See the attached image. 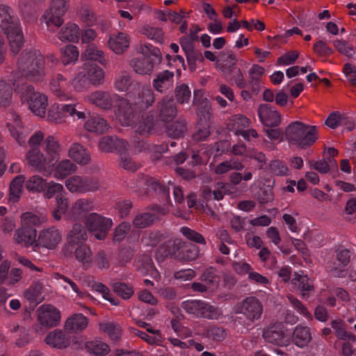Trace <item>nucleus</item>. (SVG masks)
I'll return each instance as SVG.
<instances>
[{
    "mask_svg": "<svg viewBox=\"0 0 356 356\" xmlns=\"http://www.w3.org/2000/svg\"><path fill=\"white\" fill-rule=\"evenodd\" d=\"M258 115L265 127H277L282 122L280 113L269 104H260L258 107Z\"/></svg>",
    "mask_w": 356,
    "mask_h": 356,
    "instance_id": "13",
    "label": "nucleus"
},
{
    "mask_svg": "<svg viewBox=\"0 0 356 356\" xmlns=\"http://www.w3.org/2000/svg\"><path fill=\"white\" fill-rule=\"evenodd\" d=\"M227 58H230L229 63H220V69L225 77L229 80L232 79V74L235 72L238 67L236 65L237 60L233 53H229Z\"/></svg>",
    "mask_w": 356,
    "mask_h": 356,
    "instance_id": "55",
    "label": "nucleus"
},
{
    "mask_svg": "<svg viewBox=\"0 0 356 356\" xmlns=\"http://www.w3.org/2000/svg\"><path fill=\"white\" fill-rule=\"evenodd\" d=\"M44 145L47 157L54 164L59 159L61 149L58 140L54 136L49 135L44 139Z\"/></svg>",
    "mask_w": 356,
    "mask_h": 356,
    "instance_id": "32",
    "label": "nucleus"
},
{
    "mask_svg": "<svg viewBox=\"0 0 356 356\" xmlns=\"http://www.w3.org/2000/svg\"><path fill=\"white\" fill-rule=\"evenodd\" d=\"M26 177L18 175L13 179L10 184L9 201L15 202L18 200L22 190Z\"/></svg>",
    "mask_w": 356,
    "mask_h": 356,
    "instance_id": "40",
    "label": "nucleus"
},
{
    "mask_svg": "<svg viewBox=\"0 0 356 356\" xmlns=\"http://www.w3.org/2000/svg\"><path fill=\"white\" fill-rule=\"evenodd\" d=\"M45 341L50 346L58 349L66 348L70 343L69 338L59 330L49 332L45 338Z\"/></svg>",
    "mask_w": 356,
    "mask_h": 356,
    "instance_id": "27",
    "label": "nucleus"
},
{
    "mask_svg": "<svg viewBox=\"0 0 356 356\" xmlns=\"http://www.w3.org/2000/svg\"><path fill=\"white\" fill-rule=\"evenodd\" d=\"M88 99L90 103L102 109L111 110L118 102L119 95L108 91L97 90L90 93Z\"/></svg>",
    "mask_w": 356,
    "mask_h": 356,
    "instance_id": "12",
    "label": "nucleus"
},
{
    "mask_svg": "<svg viewBox=\"0 0 356 356\" xmlns=\"http://www.w3.org/2000/svg\"><path fill=\"white\" fill-rule=\"evenodd\" d=\"M198 248L195 245L182 243L180 253L178 254V259L181 260L193 261L198 257Z\"/></svg>",
    "mask_w": 356,
    "mask_h": 356,
    "instance_id": "49",
    "label": "nucleus"
},
{
    "mask_svg": "<svg viewBox=\"0 0 356 356\" xmlns=\"http://www.w3.org/2000/svg\"><path fill=\"white\" fill-rule=\"evenodd\" d=\"M61 240V234L59 231L54 227L44 229L40 233L38 236L39 245L48 249L55 248Z\"/></svg>",
    "mask_w": 356,
    "mask_h": 356,
    "instance_id": "20",
    "label": "nucleus"
},
{
    "mask_svg": "<svg viewBox=\"0 0 356 356\" xmlns=\"http://www.w3.org/2000/svg\"><path fill=\"white\" fill-rule=\"evenodd\" d=\"M76 259L83 264H90L92 261V252L86 243L79 244L74 250Z\"/></svg>",
    "mask_w": 356,
    "mask_h": 356,
    "instance_id": "42",
    "label": "nucleus"
},
{
    "mask_svg": "<svg viewBox=\"0 0 356 356\" xmlns=\"http://www.w3.org/2000/svg\"><path fill=\"white\" fill-rule=\"evenodd\" d=\"M17 65L18 72L29 81H39L44 76V59L39 50H24Z\"/></svg>",
    "mask_w": 356,
    "mask_h": 356,
    "instance_id": "1",
    "label": "nucleus"
},
{
    "mask_svg": "<svg viewBox=\"0 0 356 356\" xmlns=\"http://www.w3.org/2000/svg\"><path fill=\"white\" fill-rule=\"evenodd\" d=\"M84 127L90 132L102 134L108 129L109 126L104 118L99 116H93L86 122Z\"/></svg>",
    "mask_w": 356,
    "mask_h": 356,
    "instance_id": "33",
    "label": "nucleus"
},
{
    "mask_svg": "<svg viewBox=\"0 0 356 356\" xmlns=\"http://www.w3.org/2000/svg\"><path fill=\"white\" fill-rule=\"evenodd\" d=\"M100 330L106 333L109 338L114 342H118L121 339L122 327L115 322L106 321L99 323Z\"/></svg>",
    "mask_w": 356,
    "mask_h": 356,
    "instance_id": "35",
    "label": "nucleus"
},
{
    "mask_svg": "<svg viewBox=\"0 0 356 356\" xmlns=\"http://www.w3.org/2000/svg\"><path fill=\"white\" fill-rule=\"evenodd\" d=\"M115 106L118 107L115 115L124 125H129L133 117V111L127 100L119 96Z\"/></svg>",
    "mask_w": 356,
    "mask_h": 356,
    "instance_id": "26",
    "label": "nucleus"
},
{
    "mask_svg": "<svg viewBox=\"0 0 356 356\" xmlns=\"http://www.w3.org/2000/svg\"><path fill=\"white\" fill-rule=\"evenodd\" d=\"M250 123V120L243 115H235L230 120L228 124L229 129L235 132L236 134H241L243 131L244 129L249 127Z\"/></svg>",
    "mask_w": 356,
    "mask_h": 356,
    "instance_id": "43",
    "label": "nucleus"
},
{
    "mask_svg": "<svg viewBox=\"0 0 356 356\" xmlns=\"http://www.w3.org/2000/svg\"><path fill=\"white\" fill-rule=\"evenodd\" d=\"M187 131L186 120H178L167 127V134L173 138H183Z\"/></svg>",
    "mask_w": 356,
    "mask_h": 356,
    "instance_id": "41",
    "label": "nucleus"
},
{
    "mask_svg": "<svg viewBox=\"0 0 356 356\" xmlns=\"http://www.w3.org/2000/svg\"><path fill=\"white\" fill-rule=\"evenodd\" d=\"M88 239V234L84 226L79 223H75L67 236V244L63 247L65 255L72 252V246L84 243Z\"/></svg>",
    "mask_w": 356,
    "mask_h": 356,
    "instance_id": "11",
    "label": "nucleus"
},
{
    "mask_svg": "<svg viewBox=\"0 0 356 356\" xmlns=\"http://www.w3.org/2000/svg\"><path fill=\"white\" fill-rule=\"evenodd\" d=\"M65 186L70 192L85 193L98 191L102 184L97 177L73 176L65 181Z\"/></svg>",
    "mask_w": 356,
    "mask_h": 356,
    "instance_id": "8",
    "label": "nucleus"
},
{
    "mask_svg": "<svg viewBox=\"0 0 356 356\" xmlns=\"http://www.w3.org/2000/svg\"><path fill=\"white\" fill-rule=\"evenodd\" d=\"M113 289L119 296L124 300L130 298L134 294L133 287L124 282L114 283Z\"/></svg>",
    "mask_w": 356,
    "mask_h": 356,
    "instance_id": "61",
    "label": "nucleus"
},
{
    "mask_svg": "<svg viewBox=\"0 0 356 356\" xmlns=\"http://www.w3.org/2000/svg\"><path fill=\"white\" fill-rule=\"evenodd\" d=\"M93 204L92 202L87 198H82L77 200L72 208L67 213V217L70 219L76 220L81 217V216L92 210Z\"/></svg>",
    "mask_w": 356,
    "mask_h": 356,
    "instance_id": "24",
    "label": "nucleus"
},
{
    "mask_svg": "<svg viewBox=\"0 0 356 356\" xmlns=\"http://www.w3.org/2000/svg\"><path fill=\"white\" fill-rule=\"evenodd\" d=\"M180 232L189 241L202 245L206 244L204 236L195 230L188 227H182L180 229Z\"/></svg>",
    "mask_w": 356,
    "mask_h": 356,
    "instance_id": "62",
    "label": "nucleus"
},
{
    "mask_svg": "<svg viewBox=\"0 0 356 356\" xmlns=\"http://www.w3.org/2000/svg\"><path fill=\"white\" fill-rule=\"evenodd\" d=\"M175 74L170 70H163L157 73L152 81V86L160 93H165L171 90L174 86Z\"/></svg>",
    "mask_w": 356,
    "mask_h": 356,
    "instance_id": "16",
    "label": "nucleus"
},
{
    "mask_svg": "<svg viewBox=\"0 0 356 356\" xmlns=\"http://www.w3.org/2000/svg\"><path fill=\"white\" fill-rule=\"evenodd\" d=\"M347 120V116L341 115L339 112H333L328 115L325 123L327 127L335 129L338 126L346 125Z\"/></svg>",
    "mask_w": 356,
    "mask_h": 356,
    "instance_id": "58",
    "label": "nucleus"
},
{
    "mask_svg": "<svg viewBox=\"0 0 356 356\" xmlns=\"http://www.w3.org/2000/svg\"><path fill=\"white\" fill-rule=\"evenodd\" d=\"M86 227L98 240H104L113 225L112 220L96 213H91L86 217Z\"/></svg>",
    "mask_w": 356,
    "mask_h": 356,
    "instance_id": "6",
    "label": "nucleus"
},
{
    "mask_svg": "<svg viewBox=\"0 0 356 356\" xmlns=\"http://www.w3.org/2000/svg\"><path fill=\"white\" fill-rule=\"evenodd\" d=\"M13 90L11 86L0 79V106H8L12 100Z\"/></svg>",
    "mask_w": 356,
    "mask_h": 356,
    "instance_id": "50",
    "label": "nucleus"
},
{
    "mask_svg": "<svg viewBox=\"0 0 356 356\" xmlns=\"http://www.w3.org/2000/svg\"><path fill=\"white\" fill-rule=\"evenodd\" d=\"M128 95L130 98H132L133 103L143 109L147 108L154 102L153 91L147 87L141 86L138 83Z\"/></svg>",
    "mask_w": 356,
    "mask_h": 356,
    "instance_id": "10",
    "label": "nucleus"
},
{
    "mask_svg": "<svg viewBox=\"0 0 356 356\" xmlns=\"http://www.w3.org/2000/svg\"><path fill=\"white\" fill-rule=\"evenodd\" d=\"M10 43V50L17 54L23 44V35L17 24L4 31Z\"/></svg>",
    "mask_w": 356,
    "mask_h": 356,
    "instance_id": "25",
    "label": "nucleus"
},
{
    "mask_svg": "<svg viewBox=\"0 0 356 356\" xmlns=\"http://www.w3.org/2000/svg\"><path fill=\"white\" fill-rule=\"evenodd\" d=\"M72 84L76 90L83 91L90 87L91 82L83 70L78 73L72 79Z\"/></svg>",
    "mask_w": 356,
    "mask_h": 356,
    "instance_id": "53",
    "label": "nucleus"
},
{
    "mask_svg": "<svg viewBox=\"0 0 356 356\" xmlns=\"http://www.w3.org/2000/svg\"><path fill=\"white\" fill-rule=\"evenodd\" d=\"M62 54L61 62L64 65L74 63L79 57V51L76 47L72 44H67L60 49Z\"/></svg>",
    "mask_w": 356,
    "mask_h": 356,
    "instance_id": "47",
    "label": "nucleus"
},
{
    "mask_svg": "<svg viewBox=\"0 0 356 356\" xmlns=\"http://www.w3.org/2000/svg\"><path fill=\"white\" fill-rule=\"evenodd\" d=\"M163 234L160 232L151 231L146 232L142 238V242L147 246L154 247L162 239Z\"/></svg>",
    "mask_w": 356,
    "mask_h": 356,
    "instance_id": "64",
    "label": "nucleus"
},
{
    "mask_svg": "<svg viewBox=\"0 0 356 356\" xmlns=\"http://www.w3.org/2000/svg\"><path fill=\"white\" fill-rule=\"evenodd\" d=\"M201 280L204 282L208 288H216L220 282V277L217 274V270L213 267L207 268L200 277Z\"/></svg>",
    "mask_w": 356,
    "mask_h": 356,
    "instance_id": "46",
    "label": "nucleus"
},
{
    "mask_svg": "<svg viewBox=\"0 0 356 356\" xmlns=\"http://www.w3.org/2000/svg\"><path fill=\"white\" fill-rule=\"evenodd\" d=\"M79 28L75 24H67L59 32L58 38L61 41L78 42Z\"/></svg>",
    "mask_w": 356,
    "mask_h": 356,
    "instance_id": "37",
    "label": "nucleus"
},
{
    "mask_svg": "<svg viewBox=\"0 0 356 356\" xmlns=\"http://www.w3.org/2000/svg\"><path fill=\"white\" fill-rule=\"evenodd\" d=\"M141 32L148 38L153 40L156 42L161 44L163 43V32L161 29L146 26L143 27Z\"/></svg>",
    "mask_w": 356,
    "mask_h": 356,
    "instance_id": "59",
    "label": "nucleus"
},
{
    "mask_svg": "<svg viewBox=\"0 0 356 356\" xmlns=\"http://www.w3.org/2000/svg\"><path fill=\"white\" fill-rule=\"evenodd\" d=\"M181 245V241L178 238L170 239L159 246L158 252L163 257L178 258V254L180 253Z\"/></svg>",
    "mask_w": 356,
    "mask_h": 356,
    "instance_id": "28",
    "label": "nucleus"
},
{
    "mask_svg": "<svg viewBox=\"0 0 356 356\" xmlns=\"http://www.w3.org/2000/svg\"><path fill=\"white\" fill-rule=\"evenodd\" d=\"M76 165L71 161L65 159L56 166L55 173L58 178H65L76 170Z\"/></svg>",
    "mask_w": 356,
    "mask_h": 356,
    "instance_id": "44",
    "label": "nucleus"
},
{
    "mask_svg": "<svg viewBox=\"0 0 356 356\" xmlns=\"http://www.w3.org/2000/svg\"><path fill=\"white\" fill-rule=\"evenodd\" d=\"M36 236V230L34 227H21L15 234V241L25 247L33 246L35 248L39 246Z\"/></svg>",
    "mask_w": 356,
    "mask_h": 356,
    "instance_id": "22",
    "label": "nucleus"
},
{
    "mask_svg": "<svg viewBox=\"0 0 356 356\" xmlns=\"http://www.w3.org/2000/svg\"><path fill=\"white\" fill-rule=\"evenodd\" d=\"M63 191L64 188L62 184L54 181H50L48 183L46 182L45 188L42 192L45 198L50 199L54 195H63Z\"/></svg>",
    "mask_w": 356,
    "mask_h": 356,
    "instance_id": "60",
    "label": "nucleus"
},
{
    "mask_svg": "<svg viewBox=\"0 0 356 356\" xmlns=\"http://www.w3.org/2000/svg\"><path fill=\"white\" fill-rule=\"evenodd\" d=\"M20 97L22 101L27 102L31 111L38 116L44 117L47 106V97L40 92H35L31 85L21 88Z\"/></svg>",
    "mask_w": 356,
    "mask_h": 356,
    "instance_id": "3",
    "label": "nucleus"
},
{
    "mask_svg": "<svg viewBox=\"0 0 356 356\" xmlns=\"http://www.w3.org/2000/svg\"><path fill=\"white\" fill-rule=\"evenodd\" d=\"M155 121L152 115L145 117L143 122L136 129V133L139 135H146L151 134L154 129Z\"/></svg>",
    "mask_w": 356,
    "mask_h": 356,
    "instance_id": "57",
    "label": "nucleus"
},
{
    "mask_svg": "<svg viewBox=\"0 0 356 356\" xmlns=\"http://www.w3.org/2000/svg\"><path fill=\"white\" fill-rule=\"evenodd\" d=\"M27 165L44 176L51 174L54 163L40 149H29L25 155Z\"/></svg>",
    "mask_w": 356,
    "mask_h": 356,
    "instance_id": "7",
    "label": "nucleus"
},
{
    "mask_svg": "<svg viewBox=\"0 0 356 356\" xmlns=\"http://www.w3.org/2000/svg\"><path fill=\"white\" fill-rule=\"evenodd\" d=\"M38 320L47 328L56 327L60 321L59 310L51 305H42L39 309Z\"/></svg>",
    "mask_w": 356,
    "mask_h": 356,
    "instance_id": "14",
    "label": "nucleus"
},
{
    "mask_svg": "<svg viewBox=\"0 0 356 356\" xmlns=\"http://www.w3.org/2000/svg\"><path fill=\"white\" fill-rule=\"evenodd\" d=\"M129 65L136 74L141 75L150 74L154 70L153 58L145 56L144 54L133 58Z\"/></svg>",
    "mask_w": 356,
    "mask_h": 356,
    "instance_id": "19",
    "label": "nucleus"
},
{
    "mask_svg": "<svg viewBox=\"0 0 356 356\" xmlns=\"http://www.w3.org/2000/svg\"><path fill=\"white\" fill-rule=\"evenodd\" d=\"M156 218L155 213L149 212L138 213L134 216L132 224L136 229H144L152 225Z\"/></svg>",
    "mask_w": 356,
    "mask_h": 356,
    "instance_id": "36",
    "label": "nucleus"
},
{
    "mask_svg": "<svg viewBox=\"0 0 356 356\" xmlns=\"http://www.w3.org/2000/svg\"><path fill=\"white\" fill-rule=\"evenodd\" d=\"M336 259L339 264L332 263L329 266L330 272L334 277H343L345 272L344 268L350 262V251L346 248H339L336 250Z\"/></svg>",
    "mask_w": 356,
    "mask_h": 356,
    "instance_id": "17",
    "label": "nucleus"
},
{
    "mask_svg": "<svg viewBox=\"0 0 356 356\" xmlns=\"http://www.w3.org/2000/svg\"><path fill=\"white\" fill-rule=\"evenodd\" d=\"M285 137L289 143L306 148L317 140V129L316 126H309L302 122L295 121L286 127Z\"/></svg>",
    "mask_w": 356,
    "mask_h": 356,
    "instance_id": "2",
    "label": "nucleus"
},
{
    "mask_svg": "<svg viewBox=\"0 0 356 356\" xmlns=\"http://www.w3.org/2000/svg\"><path fill=\"white\" fill-rule=\"evenodd\" d=\"M68 156L75 162L86 165L90 160V156L87 149L78 143H73L68 149Z\"/></svg>",
    "mask_w": 356,
    "mask_h": 356,
    "instance_id": "30",
    "label": "nucleus"
},
{
    "mask_svg": "<svg viewBox=\"0 0 356 356\" xmlns=\"http://www.w3.org/2000/svg\"><path fill=\"white\" fill-rule=\"evenodd\" d=\"M108 45L115 54H123L129 47L130 37L123 32L111 34L108 40Z\"/></svg>",
    "mask_w": 356,
    "mask_h": 356,
    "instance_id": "18",
    "label": "nucleus"
},
{
    "mask_svg": "<svg viewBox=\"0 0 356 356\" xmlns=\"http://www.w3.org/2000/svg\"><path fill=\"white\" fill-rule=\"evenodd\" d=\"M221 315L222 313L217 307L202 302L199 317L217 320Z\"/></svg>",
    "mask_w": 356,
    "mask_h": 356,
    "instance_id": "54",
    "label": "nucleus"
},
{
    "mask_svg": "<svg viewBox=\"0 0 356 356\" xmlns=\"http://www.w3.org/2000/svg\"><path fill=\"white\" fill-rule=\"evenodd\" d=\"M42 284L40 282H33L24 293V297L31 302H37L42 291Z\"/></svg>",
    "mask_w": 356,
    "mask_h": 356,
    "instance_id": "52",
    "label": "nucleus"
},
{
    "mask_svg": "<svg viewBox=\"0 0 356 356\" xmlns=\"http://www.w3.org/2000/svg\"><path fill=\"white\" fill-rule=\"evenodd\" d=\"M87 325V318L82 314H76L66 321L65 329L70 333H76L85 330Z\"/></svg>",
    "mask_w": 356,
    "mask_h": 356,
    "instance_id": "31",
    "label": "nucleus"
},
{
    "mask_svg": "<svg viewBox=\"0 0 356 356\" xmlns=\"http://www.w3.org/2000/svg\"><path fill=\"white\" fill-rule=\"evenodd\" d=\"M156 113L163 122H171L177 114V107L173 97L165 95L156 104Z\"/></svg>",
    "mask_w": 356,
    "mask_h": 356,
    "instance_id": "9",
    "label": "nucleus"
},
{
    "mask_svg": "<svg viewBox=\"0 0 356 356\" xmlns=\"http://www.w3.org/2000/svg\"><path fill=\"white\" fill-rule=\"evenodd\" d=\"M83 70L86 73L90 80L91 83L99 85L102 83L104 77L103 70L95 64L91 63H85L83 65Z\"/></svg>",
    "mask_w": 356,
    "mask_h": 356,
    "instance_id": "34",
    "label": "nucleus"
},
{
    "mask_svg": "<svg viewBox=\"0 0 356 356\" xmlns=\"http://www.w3.org/2000/svg\"><path fill=\"white\" fill-rule=\"evenodd\" d=\"M12 10L6 5H0V28L4 31L13 26L17 24L11 15Z\"/></svg>",
    "mask_w": 356,
    "mask_h": 356,
    "instance_id": "45",
    "label": "nucleus"
},
{
    "mask_svg": "<svg viewBox=\"0 0 356 356\" xmlns=\"http://www.w3.org/2000/svg\"><path fill=\"white\" fill-rule=\"evenodd\" d=\"M266 341L278 346L286 345L285 333L279 325H273L263 332Z\"/></svg>",
    "mask_w": 356,
    "mask_h": 356,
    "instance_id": "23",
    "label": "nucleus"
},
{
    "mask_svg": "<svg viewBox=\"0 0 356 356\" xmlns=\"http://www.w3.org/2000/svg\"><path fill=\"white\" fill-rule=\"evenodd\" d=\"M236 314H241L240 318H245L250 323L259 319L263 312L261 302L255 297H248L237 303L234 308Z\"/></svg>",
    "mask_w": 356,
    "mask_h": 356,
    "instance_id": "5",
    "label": "nucleus"
},
{
    "mask_svg": "<svg viewBox=\"0 0 356 356\" xmlns=\"http://www.w3.org/2000/svg\"><path fill=\"white\" fill-rule=\"evenodd\" d=\"M67 83V79L63 74L57 73L51 79L50 89L60 99H66L67 96L64 91Z\"/></svg>",
    "mask_w": 356,
    "mask_h": 356,
    "instance_id": "29",
    "label": "nucleus"
},
{
    "mask_svg": "<svg viewBox=\"0 0 356 356\" xmlns=\"http://www.w3.org/2000/svg\"><path fill=\"white\" fill-rule=\"evenodd\" d=\"M81 56L86 60L97 61L103 65H105L107 62L104 53L93 44L88 45Z\"/></svg>",
    "mask_w": 356,
    "mask_h": 356,
    "instance_id": "39",
    "label": "nucleus"
},
{
    "mask_svg": "<svg viewBox=\"0 0 356 356\" xmlns=\"http://www.w3.org/2000/svg\"><path fill=\"white\" fill-rule=\"evenodd\" d=\"M68 8L69 0H51L49 9L42 17L50 31L63 24V17Z\"/></svg>",
    "mask_w": 356,
    "mask_h": 356,
    "instance_id": "4",
    "label": "nucleus"
},
{
    "mask_svg": "<svg viewBox=\"0 0 356 356\" xmlns=\"http://www.w3.org/2000/svg\"><path fill=\"white\" fill-rule=\"evenodd\" d=\"M87 351L95 356H105L110 352L109 346L104 342L95 340L85 343Z\"/></svg>",
    "mask_w": 356,
    "mask_h": 356,
    "instance_id": "38",
    "label": "nucleus"
},
{
    "mask_svg": "<svg viewBox=\"0 0 356 356\" xmlns=\"http://www.w3.org/2000/svg\"><path fill=\"white\" fill-rule=\"evenodd\" d=\"M191 90L187 85L182 83L177 86L175 90V96L180 104L188 103L191 98Z\"/></svg>",
    "mask_w": 356,
    "mask_h": 356,
    "instance_id": "56",
    "label": "nucleus"
},
{
    "mask_svg": "<svg viewBox=\"0 0 356 356\" xmlns=\"http://www.w3.org/2000/svg\"><path fill=\"white\" fill-rule=\"evenodd\" d=\"M26 188L32 192L40 193L46 186V181L39 175H33L26 181Z\"/></svg>",
    "mask_w": 356,
    "mask_h": 356,
    "instance_id": "51",
    "label": "nucleus"
},
{
    "mask_svg": "<svg viewBox=\"0 0 356 356\" xmlns=\"http://www.w3.org/2000/svg\"><path fill=\"white\" fill-rule=\"evenodd\" d=\"M312 340V332L309 327L298 325L294 328L291 334V341L294 345L303 348L307 346Z\"/></svg>",
    "mask_w": 356,
    "mask_h": 356,
    "instance_id": "21",
    "label": "nucleus"
},
{
    "mask_svg": "<svg viewBox=\"0 0 356 356\" xmlns=\"http://www.w3.org/2000/svg\"><path fill=\"white\" fill-rule=\"evenodd\" d=\"M10 115V122L7 123L9 131L17 143L23 145L26 143L29 131L22 126L21 118L16 113L11 112Z\"/></svg>",
    "mask_w": 356,
    "mask_h": 356,
    "instance_id": "15",
    "label": "nucleus"
},
{
    "mask_svg": "<svg viewBox=\"0 0 356 356\" xmlns=\"http://www.w3.org/2000/svg\"><path fill=\"white\" fill-rule=\"evenodd\" d=\"M131 229V225L128 222H122L115 227L113 232V241L120 243L122 241Z\"/></svg>",
    "mask_w": 356,
    "mask_h": 356,
    "instance_id": "63",
    "label": "nucleus"
},
{
    "mask_svg": "<svg viewBox=\"0 0 356 356\" xmlns=\"http://www.w3.org/2000/svg\"><path fill=\"white\" fill-rule=\"evenodd\" d=\"M199 121L201 123H207L211 117V107L209 101L202 102L194 106Z\"/></svg>",
    "mask_w": 356,
    "mask_h": 356,
    "instance_id": "48",
    "label": "nucleus"
}]
</instances>
